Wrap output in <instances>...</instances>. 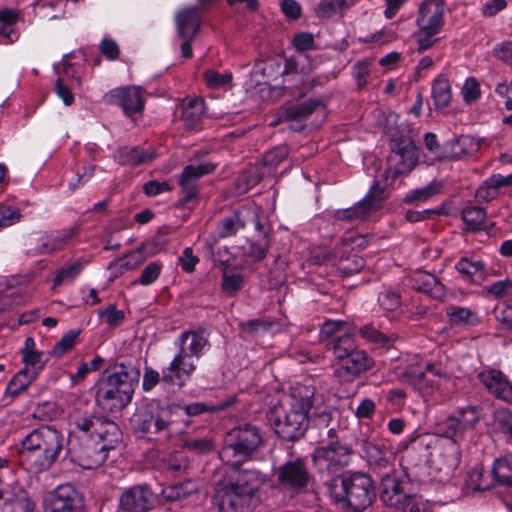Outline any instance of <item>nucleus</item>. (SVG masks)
<instances>
[{
	"mask_svg": "<svg viewBox=\"0 0 512 512\" xmlns=\"http://www.w3.org/2000/svg\"><path fill=\"white\" fill-rule=\"evenodd\" d=\"M178 345L177 355L162 371V380L182 388L197 368L192 358L199 359L210 344L204 331H184L178 338Z\"/></svg>",
	"mask_w": 512,
	"mask_h": 512,
	"instance_id": "nucleus-8",
	"label": "nucleus"
},
{
	"mask_svg": "<svg viewBox=\"0 0 512 512\" xmlns=\"http://www.w3.org/2000/svg\"><path fill=\"white\" fill-rule=\"evenodd\" d=\"M243 283V275L239 273L230 274L227 271H224L222 275L221 288L225 293L233 295L242 289Z\"/></svg>",
	"mask_w": 512,
	"mask_h": 512,
	"instance_id": "nucleus-55",
	"label": "nucleus"
},
{
	"mask_svg": "<svg viewBox=\"0 0 512 512\" xmlns=\"http://www.w3.org/2000/svg\"><path fill=\"white\" fill-rule=\"evenodd\" d=\"M324 486L332 501L354 512L367 509L375 500L372 478L361 472H345L324 479Z\"/></svg>",
	"mask_w": 512,
	"mask_h": 512,
	"instance_id": "nucleus-6",
	"label": "nucleus"
},
{
	"mask_svg": "<svg viewBox=\"0 0 512 512\" xmlns=\"http://www.w3.org/2000/svg\"><path fill=\"white\" fill-rule=\"evenodd\" d=\"M495 422L499 429L507 435L508 443H512V412L500 409L495 413Z\"/></svg>",
	"mask_w": 512,
	"mask_h": 512,
	"instance_id": "nucleus-60",
	"label": "nucleus"
},
{
	"mask_svg": "<svg viewBox=\"0 0 512 512\" xmlns=\"http://www.w3.org/2000/svg\"><path fill=\"white\" fill-rule=\"evenodd\" d=\"M492 473L498 485L512 487V453L496 459Z\"/></svg>",
	"mask_w": 512,
	"mask_h": 512,
	"instance_id": "nucleus-39",
	"label": "nucleus"
},
{
	"mask_svg": "<svg viewBox=\"0 0 512 512\" xmlns=\"http://www.w3.org/2000/svg\"><path fill=\"white\" fill-rule=\"evenodd\" d=\"M189 466V460L182 452L173 453L167 460V471L179 475L182 474Z\"/></svg>",
	"mask_w": 512,
	"mask_h": 512,
	"instance_id": "nucleus-59",
	"label": "nucleus"
},
{
	"mask_svg": "<svg viewBox=\"0 0 512 512\" xmlns=\"http://www.w3.org/2000/svg\"><path fill=\"white\" fill-rule=\"evenodd\" d=\"M360 445L370 467L376 471L380 477L383 476L384 471H389L390 473L396 472L393 467L395 456L390 449L385 446H379L368 440H362Z\"/></svg>",
	"mask_w": 512,
	"mask_h": 512,
	"instance_id": "nucleus-17",
	"label": "nucleus"
},
{
	"mask_svg": "<svg viewBox=\"0 0 512 512\" xmlns=\"http://www.w3.org/2000/svg\"><path fill=\"white\" fill-rule=\"evenodd\" d=\"M461 217L468 230L478 231L486 219V211L479 206H467L462 210Z\"/></svg>",
	"mask_w": 512,
	"mask_h": 512,
	"instance_id": "nucleus-45",
	"label": "nucleus"
},
{
	"mask_svg": "<svg viewBox=\"0 0 512 512\" xmlns=\"http://www.w3.org/2000/svg\"><path fill=\"white\" fill-rule=\"evenodd\" d=\"M345 326L346 322L340 320H328L324 322L320 329V340L322 342H328L329 340L336 338V334L338 332L346 331Z\"/></svg>",
	"mask_w": 512,
	"mask_h": 512,
	"instance_id": "nucleus-57",
	"label": "nucleus"
},
{
	"mask_svg": "<svg viewBox=\"0 0 512 512\" xmlns=\"http://www.w3.org/2000/svg\"><path fill=\"white\" fill-rule=\"evenodd\" d=\"M79 334L80 330H70L65 333L62 338L55 344L53 348V355L60 357L70 351L74 347Z\"/></svg>",
	"mask_w": 512,
	"mask_h": 512,
	"instance_id": "nucleus-56",
	"label": "nucleus"
},
{
	"mask_svg": "<svg viewBox=\"0 0 512 512\" xmlns=\"http://www.w3.org/2000/svg\"><path fill=\"white\" fill-rule=\"evenodd\" d=\"M468 431L458 419L449 416L443 424V433L445 438L449 439L448 442H453L457 445V442L463 439L465 432Z\"/></svg>",
	"mask_w": 512,
	"mask_h": 512,
	"instance_id": "nucleus-52",
	"label": "nucleus"
},
{
	"mask_svg": "<svg viewBox=\"0 0 512 512\" xmlns=\"http://www.w3.org/2000/svg\"><path fill=\"white\" fill-rule=\"evenodd\" d=\"M34 507L27 491L18 489L5 499L1 512H33Z\"/></svg>",
	"mask_w": 512,
	"mask_h": 512,
	"instance_id": "nucleus-36",
	"label": "nucleus"
},
{
	"mask_svg": "<svg viewBox=\"0 0 512 512\" xmlns=\"http://www.w3.org/2000/svg\"><path fill=\"white\" fill-rule=\"evenodd\" d=\"M274 72V63L259 60L254 64L250 73L251 80L256 85L268 84Z\"/></svg>",
	"mask_w": 512,
	"mask_h": 512,
	"instance_id": "nucleus-48",
	"label": "nucleus"
},
{
	"mask_svg": "<svg viewBox=\"0 0 512 512\" xmlns=\"http://www.w3.org/2000/svg\"><path fill=\"white\" fill-rule=\"evenodd\" d=\"M313 429L319 431V441L324 442L325 438L333 439L336 436L338 421L334 420L331 411L326 409L314 413L312 417Z\"/></svg>",
	"mask_w": 512,
	"mask_h": 512,
	"instance_id": "nucleus-29",
	"label": "nucleus"
},
{
	"mask_svg": "<svg viewBox=\"0 0 512 512\" xmlns=\"http://www.w3.org/2000/svg\"><path fill=\"white\" fill-rule=\"evenodd\" d=\"M480 148V143L470 135H461L445 142L444 157L446 160L461 159L466 155L477 152Z\"/></svg>",
	"mask_w": 512,
	"mask_h": 512,
	"instance_id": "nucleus-24",
	"label": "nucleus"
},
{
	"mask_svg": "<svg viewBox=\"0 0 512 512\" xmlns=\"http://www.w3.org/2000/svg\"><path fill=\"white\" fill-rule=\"evenodd\" d=\"M132 431L138 438L164 444L174 434L173 410L159 400L139 406L129 419Z\"/></svg>",
	"mask_w": 512,
	"mask_h": 512,
	"instance_id": "nucleus-7",
	"label": "nucleus"
},
{
	"mask_svg": "<svg viewBox=\"0 0 512 512\" xmlns=\"http://www.w3.org/2000/svg\"><path fill=\"white\" fill-rule=\"evenodd\" d=\"M234 402V399L230 401H221L216 404L206 402H194L183 406V410L190 417L199 416L204 413H215L220 410L226 409Z\"/></svg>",
	"mask_w": 512,
	"mask_h": 512,
	"instance_id": "nucleus-44",
	"label": "nucleus"
},
{
	"mask_svg": "<svg viewBox=\"0 0 512 512\" xmlns=\"http://www.w3.org/2000/svg\"><path fill=\"white\" fill-rule=\"evenodd\" d=\"M465 484L473 491H487L497 484L495 476L491 471H485L483 467L477 466L467 472Z\"/></svg>",
	"mask_w": 512,
	"mask_h": 512,
	"instance_id": "nucleus-28",
	"label": "nucleus"
},
{
	"mask_svg": "<svg viewBox=\"0 0 512 512\" xmlns=\"http://www.w3.org/2000/svg\"><path fill=\"white\" fill-rule=\"evenodd\" d=\"M288 154L289 149L285 145L277 146L267 151L262 157L263 169H267L266 173H271L287 158Z\"/></svg>",
	"mask_w": 512,
	"mask_h": 512,
	"instance_id": "nucleus-46",
	"label": "nucleus"
},
{
	"mask_svg": "<svg viewBox=\"0 0 512 512\" xmlns=\"http://www.w3.org/2000/svg\"><path fill=\"white\" fill-rule=\"evenodd\" d=\"M247 226V219L245 210H239L234 214L223 218L218 222L217 227L213 234V242L219 239L227 238L236 235L240 230L245 229Z\"/></svg>",
	"mask_w": 512,
	"mask_h": 512,
	"instance_id": "nucleus-26",
	"label": "nucleus"
},
{
	"mask_svg": "<svg viewBox=\"0 0 512 512\" xmlns=\"http://www.w3.org/2000/svg\"><path fill=\"white\" fill-rule=\"evenodd\" d=\"M215 168L216 165L211 162L186 166L179 177L180 187H191L197 189V181L201 177L212 173Z\"/></svg>",
	"mask_w": 512,
	"mask_h": 512,
	"instance_id": "nucleus-30",
	"label": "nucleus"
},
{
	"mask_svg": "<svg viewBox=\"0 0 512 512\" xmlns=\"http://www.w3.org/2000/svg\"><path fill=\"white\" fill-rule=\"evenodd\" d=\"M324 108L318 98H311L299 103H289L282 109V117L287 121H303L318 109Z\"/></svg>",
	"mask_w": 512,
	"mask_h": 512,
	"instance_id": "nucleus-25",
	"label": "nucleus"
},
{
	"mask_svg": "<svg viewBox=\"0 0 512 512\" xmlns=\"http://www.w3.org/2000/svg\"><path fill=\"white\" fill-rule=\"evenodd\" d=\"M325 346L333 352L337 360H341L357 349L353 336L349 331H344L343 335L329 340L325 343Z\"/></svg>",
	"mask_w": 512,
	"mask_h": 512,
	"instance_id": "nucleus-38",
	"label": "nucleus"
},
{
	"mask_svg": "<svg viewBox=\"0 0 512 512\" xmlns=\"http://www.w3.org/2000/svg\"><path fill=\"white\" fill-rule=\"evenodd\" d=\"M460 451L453 442H446L429 460L430 468L435 473L438 481H444L451 477L453 471L460 463Z\"/></svg>",
	"mask_w": 512,
	"mask_h": 512,
	"instance_id": "nucleus-15",
	"label": "nucleus"
},
{
	"mask_svg": "<svg viewBox=\"0 0 512 512\" xmlns=\"http://www.w3.org/2000/svg\"><path fill=\"white\" fill-rule=\"evenodd\" d=\"M265 173V171L261 172L258 166H251L239 177V185L243 183L245 185L244 191H246L257 185Z\"/></svg>",
	"mask_w": 512,
	"mask_h": 512,
	"instance_id": "nucleus-62",
	"label": "nucleus"
},
{
	"mask_svg": "<svg viewBox=\"0 0 512 512\" xmlns=\"http://www.w3.org/2000/svg\"><path fill=\"white\" fill-rule=\"evenodd\" d=\"M204 77L208 87L213 89L230 86L232 82V75L230 73L220 74L214 70L206 71Z\"/></svg>",
	"mask_w": 512,
	"mask_h": 512,
	"instance_id": "nucleus-63",
	"label": "nucleus"
},
{
	"mask_svg": "<svg viewBox=\"0 0 512 512\" xmlns=\"http://www.w3.org/2000/svg\"><path fill=\"white\" fill-rule=\"evenodd\" d=\"M455 269L462 278L470 283L480 284L486 278V268L481 260H473L468 257H462L455 264Z\"/></svg>",
	"mask_w": 512,
	"mask_h": 512,
	"instance_id": "nucleus-27",
	"label": "nucleus"
},
{
	"mask_svg": "<svg viewBox=\"0 0 512 512\" xmlns=\"http://www.w3.org/2000/svg\"><path fill=\"white\" fill-rule=\"evenodd\" d=\"M379 305L386 311H395L401 306V295L396 290L384 288L378 295Z\"/></svg>",
	"mask_w": 512,
	"mask_h": 512,
	"instance_id": "nucleus-53",
	"label": "nucleus"
},
{
	"mask_svg": "<svg viewBox=\"0 0 512 512\" xmlns=\"http://www.w3.org/2000/svg\"><path fill=\"white\" fill-rule=\"evenodd\" d=\"M140 370L124 363L116 364L112 370L105 371L98 380L95 401L104 411L118 412L128 406L138 383Z\"/></svg>",
	"mask_w": 512,
	"mask_h": 512,
	"instance_id": "nucleus-5",
	"label": "nucleus"
},
{
	"mask_svg": "<svg viewBox=\"0 0 512 512\" xmlns=\"http://www.w3.org/2000/svg\"><path fill=\"white\" fill-rule=\"evenodd\" d=\"M364 265L365 260L361 256L351 254L340 258L337 264V270L343 277H347L361 271Z\"/></svg>",
	"mask_w": 512,
	"mask_h": 512,
	"instance_id": "nucleus-47",
	"label": "nucleus"
},
{
	"mask_svg": "<svg viewBox=\"0 0 512 512\" xmlns=\"http://www.w3.org/2000/svg\"><path fill=\"white\" fill-rule=\"evenodd\" d=\"M384 199V188L380 187L378 182H374L364 199L358 202L354 207L338 210L336 212V218L347 221L362 220L371 212L379 209Z\"/></svg>",
	"mask_w": 512,
	"mask_h": 512,
	"instance_id": "nucleus-14",
	"label": "nucleus"
},
{
	"mask_svg": "<svg viewBox=\"0 0 512 512\" xmlns=\"http://www.w3.org/2000/svg\"><path fill=\"white\" fill-rule=\"evenodd\" d=\"M373 360L363 350L355 349L348 356L339 360V375L346 374L349 377L356 378L360 374L370 370L373 367Z\"/></svg>",
	"mask_w": 512,
	"mask_h": 512,
	"instance_id": "nucleus-21",
	"label": "nucleus"
},
{
	"mask_svg": "<svg viewBox=\"0 0 512 512\" xmlns=\"http://www.w3.org/2000/svg\"><path fill=\"white\" fill-rule=\"evenodd\" d=\"M401 475L384 471L381 477L380 499L388 507L395 508L404 498Z\"/></svg>",
	"mask_w": 512,
	"mask_h": 512,
	"instance_id": "nucleus-22",
	"label": "nucleus"
},
{
	"mask_svg": "<svg viewBox=\"0 0 512 512\" xmlns=\"http://www.w3.org/2000/svg\"><path fill=\"white\" fill-rule=\"evenodd\" d=\"M492 54L512 70V41L506 40L494 46Z\"/></svg>",
	"mask_w": 512,
	"mask_h": 512,
	"instance_id": "nucleus-64",
	"label": "nucleus"
},
{
	"mask_svg": "<svg viewBox=\"0 0 512 512\" xmlns=\"http://www.w3.org/2000/svg\"><path fill=\"white\" fill-rule=\"evenodd\" d=\"M81 505L82 497L76 488L71 484H63L54 491L45 512H72Z\"/></svg>",
	"mask_w": 512,
	"mask_h": 512,
	"instance_id": "nucleus-19",
	"label": "nucleus"
},
{
	"mask_svg": "<svg viewBox=\"0 0 512 512\" xmlns=\"http://www.w3.org/2000/svg\"><path fill=\"white\" fill-rule=\"evenodd\" d=\"M427 501L418 495H405L394 509L396 512H426Z\"/></svg>",
	"mask_w": 512,
	"mask_h": 512,
	"instance_id": "nucleus-51",
	"label": "nucleus"
},
{
	"mask_svg": "<svg viewBox=\"0 0 512 512\" xmlns=\"http://www.w3.org/2000/svg\"><path fill=\"white\" fill-rule=\"evenodd\" d=\"M269 247V237L267 233H263L260 237L248 239L240 249L242 250V256L250 259L251 261L259 262L266 257Z\"/></svg>",
	"mask_w": 512,
	"mask_h": 512,
	"instance_id": "nucleus-33",
	"label": "nucleus"
},
{
	"mask_svg": "<svg viewBox=\"0 0 512 512\" xmlns=\"http://www.w3.org/2000/svg\"><path fill=\"white\" fill-rule=\"evenodd\" d=\"M445 313L450 327L473 326L479 322L477 314L467 307L449 305Z\"/></svg>",
	"mask_w": 512,
	"mask_h": 512,
	"instance_id": "nucleus-35",
	"label": "nucleus"
},
{
	"mask_svg": "<svg viewBox=\"0 0 512 512\" xmlns=\"http://www.w3.org/2000/svg\"><path fill=\"white\" fill-rule=\"evenodd\" d=\"M477 377L494 397L506 402L512 401V384L502 371L492 368L484 369Z\"/></svg>",
	"mask_w": 512,
	"mask_h": 512,
	"instance_id": "nucleus-18",
	"label": "nucleus"
},
{
	"mask_svg": "<svg viewBox=\"0 0 512 512\" xmlns=\"http://www.w3.org/2000/svg\"><path fill=\"white\" fill-rule=\"evenodd\" d=\"M444 0H428L420 6L416 20L420 29L439 32L443 26Z\"/></svg>",
	"mask_w": 512,
	"mask_h": 512,
	"instance_id": "nucleus-20",
	"label": "nucleus"
},
{
	"mask_svg": "<svg viewBox=\"0 0 512 512\" xmlns=\"http://www.w3.org/2000/svg\"><path fill=\"white\" fill-rule=\"evenodd\" d=\"M453 418L458 419L460 424L464 426L467 430H471L474 428V425L478 422L480 418L479 409L475 406H468L465 408L459 409L454 415Z\"/></svg>",
	"mask_w": 512,
	"mask_h": 512,
	"instance_id": "nucleus-54",
	"label": "nucleus"
},
{
	"mask_svg": "<svg viewBox=\"0 0 512 512\" xmlns=\"http://www.w3.org/2000/svg\"><path fill=\"white\" fill-rule=\"evenodd\" d=\"M202 18L198 7L186 8L176 15L177 34L180 38L194 39L199 33Z\"/></svg>",
	"mask_w": 512,
	"mask_h": 512,
	"instance_id": "nucleus-23",
	"label": "nucleus"
},
{
	"mask_svg": "<svg viewBox=\"0 0 512 512\" xmlns=\"http://www.w3.org/2000/svg\"><path fill=\"white\" fill-rule=\"evenodd\" d=\"M37 377V369H30L28 367L20 370L12 377L6 388V395L15 397L24 392L28 386Z\"/></svg>",
	"mask_w": 512,
	"mask_h": 512,
	"instance_id": "nucleus-37",
	"label": "nucleus"
},
{
	"mask_svg": "<svg viewBox=\"0 0 512 512\" xmlns=\"http://www.w3.org/2000/svg\"><path fill=\"white\" fill-rule=\"evenodd\" d=\"M315 389L304 385L294 392V403L289 408L283 404L274 405L267 418L275 433L286 441H297L302 438L309 426L308 413L314 405Z\"/></svg>",
	"mask_w": 512,
	"mask_h": 512,
	"instance_id": "nucleus-4",
	"label": "nucleus"
},
{
	"mask_svg": "<svg viewBox=\"0 0 512 512\" xmlns=\"http://www.w3.org/2000/svg\"><path fill=\"white\" fill-rule=\"evenodd\" d=\"M18 18L19 14L14 9L5 8L0 10V36L6 38L10 43L17 38L14 25Z\"/></svg>",
	"mask_w": 512,
	"mask_h": 512,
	"instance_id": "nucleus-43",
	"label": "nucleus"
},
{
	"mask_svg": "<svg viewBox=\"0 0 512 512\" xmlns=\"http://www.w3.org/2000/svg\"><path fill=\"white\" fill-rule=\"evenodd\" d=\"M22 218L19 208L0 205V228H6L18 223Z\"/></svg>",
	"mask_w": 512,
	"mask_h": 512,
	"instance_id": "nucleus-58",
	"label": "nucleus"
},
{
	"mask_svg": "<svg viewBox=\"0 0 512 512\" xmlns=\"http://www.w3.org/2000/svg\"><path fill=\"white\" fill-rule=\"evenodd\" d=\"M359 333L362 338L379 347L384 346L389 342L387 336L372 325H365L360 328Z\"/></svg>",
	"mask_w": 512,
	"mask_h": 512,
	"instance_id": "nucleus-61",
	"label": "nucleus"
},
{
	"mask_svg": "<svg viewBox=\"0 0 512 512\" xmlns=\"http://www.w3.org/2000/svg\"><path fill=\"white\" fill-rule=\"evenodd\" d=\"M114 158L120 165L131 167L152 160V156L146 153L144 149L139 146L121 147L116 151Z\"/></svg>",
	"mask_w": 512,
	"mask_h": 512,
	"instance_id": "nucleus-34",
	"label": "nucleus"
},
{
	"mask_svg": "<svg viewBox=\"0 0 512 512\" xmlns=\"http://www.w3.org/2000/svg\"><path fill=\"white\" fill-rule=\"evenodd\" d=\"M205 112V104L202 98H193L182 105L181 118L187 129H196L201 123Z\"/></svg>",
	"mask_w": 512,
	"mask_h": 512,
	"instance_id": "nucleus-32",
	"label": "nucleus"
},
{
	"mask_svg": "<svg viewBox=\"0 0 512 512\" xmlns=\"http://www.w3.org/2000/svg\"><path fill=\"white\" fill-rule=\"evenodd\" d=\"M265 482L266 476L259 470L231 467L216 482L212 502L220 512H247Z\"/></svg>",
	"mask_w": 512,
	"mask_h": 512,
	"instance_id": "nucleus-2",
	"label": "nucleus"
},
{
	"mask_svg": "<svg viewBox=\"0 0 512 512\" xmlns=\"http://www.w3.org/2000/svg\"><path fill=\"white\" fill-rule=\"evenodd\" d=\"M428 373L432 376H446V373L434 363H427L424 370L419 368H410L406 375L412 384L421 385L422 381L426 379Z\"/></svg>",
	"mask_w": 512,
	"mask_h": 512,
	"instance_id": "nucleus-49",
	"label": "nucleus"
},
{
	"mask_svg": "<svg viewBox=\"0 0 512 512\" xmlns=\"http://www.w3.org/2000/svg\"><path fill=\"white\" fill-rule=\"evenodd\" d=\"M353 450L339 441H331L327 445L316 448L312 454V462L322 476V481L336 477L338 472L348 466Z\"/></svg>",
	"mask_w": 512,
	"mask_h": 512,
	"instance_id": "nucleus-10",
	"label": "nucleus"
},
{
	"mask_svg": "<svg viewBox=\"0 0 512 512\" xmlns=\"http://www.w3.org/2000/svg\"><path fill=\"white\" fill-rule=\"evenodd\" d=\"M68 439L55 426L42 425L21 440L20 457L33 473L49 470L58 460Z\"/></svg>",
	"mask_w": 512,
	"mask_h": 512,
	"instance_id": "nucleus-3",
	"label": "nucleus"
},
{
	"mask_svg": "<svg viewBox=\"0 0 512 512\" xmlns=\"http://www.w3.org/2000/svg\"><path fill=\"white\" fill-rule=\"evenodd\" d=\"M417 149L409 139H401L391 147L387 159L386 174L395 179L399 175L411 172L417 164Z\"/></svg>",
	"mask_w": 512,
	"mask_h": 512,
	"instance_id": "nucleus-11",
	"label": "nucleus"
},
{
	"mask_svg": "<svg viewBox=\"0 0 512 512\" xmlns=\"http://www.w3.org/2000/svg\"><path fill=\"white\" fill-rule=\"evenodd\" d=\"M155 503V494L148 485H134L120 497V507L126 512H147Z\"/></svg>",
	"mask_w": 512,
	"mask_h": 512,
	"instance_id": "nucleus-16",
	"label": "nucleus"
},
{
	"mask_svg": "<svg viewBox=\"0 0 512 512\" xmlns=\"http://www.w3.org/2000/svg\"><path fill=\"white\" fill-rule=\"evenodd\" d=\"M355 0H320L315 8V15L321 19H328L338 12L350 7Z\"/></svg>",
	"mask_w": 512,
	"mask_h": 512,
	"instance_id": "nucleus-42",
	"label": "nucleus"
},
{
	"mask_svg": "<svg viewBox=\"0 0 512 512\" xmlns=\"http://www.w3.org/2000/svg\"><path fill=\"white\" fill-rule=\"evenodd\" d=\"M75 432L69 435L67 453L71 460L84 469H95L106 459L107 452L121 442L119 426L105 416L78 415L73 419Z\"/></svg>",
	"mask_w": 512,
	"mask_h": 512,
	"instance_id": "nucleus-1",
	"label": "nucleus"
},
{
	"mask_svg": "<svg viewBox=\"0 0 512 512\" xmlns=\"http://www.w3.org/2000/svg\"><path fill=\"white\" fill-rule=\"evenodd\" d=\"M413 281L417 290L427 293L435 299H441L445 296V286L430 273L418 272Z\"/></svg>",
	"mask_w": 512,
	"mask_h": 512,
	"instance_id": "nucleus-31",
	"label": "nucleus"
},
{
	"mask_svg": "<svg viewBox=\"0 0 512 512\" xmlns=\"http://www.w3.org/2000/svg\"><path fill=\"white\" fill-rule=\"evenodd\" d=\"M105 103L116 105L122 108L126 116L142 113L145 107V100L140 87L123 86L110 90L103 97Z\"/></svg>",
	"mask_w": 512,
	"mask_h": 512,
	"instance_id": "nucleus-13",
	"label": "nucleus"
},
{
	"mask_svg": "<svg viewBox=\"0 0 512 512\" xmlns=\"http://www.w3.org/2000/svg\"><path fill=\"white\" fill-rule=\"evenodd\" d=\"M263 444L261 430L251 424L233 429L220 450V458L231 467H239Z\"/></svg>",
	"mask_w": 512,
	"mask_h": 512,
	"instance_id": "nucleus-9",
	"label": "nucleus"
},
{
	"mask_svg": "<svg viewBox=\"0 0 512 512\" xmlns=\"http://www.w3.org/2000/svg\"><path fill=\"white\" fill-rule=\"evenodd\" d=\"M442 188L441 183L432 181L425 187L416 188L408 193L403 198V202L406 204H413L417 202H426L440 193Z\"/></svg>",
	"mask_w": 512,
	"mask_h": 512,
	"instance_id": "nucleus-41",
	"label": "nucleus"
},
{
	"mask_svg": "<svg viewBox=\"0 0 512 512\" xmlns=\"http://www.w3.org/2000/svg\"><path fill=\"white\" fill-rule=\"evenodd\" d=\"M275 474L279 486L294 491L306 488L311 480L307 462L302 457L286 461L276 469Z\"/></svg>",
	"mask_w": 512,
	"mask_h": 512,
	"instance_id": "nucleus-12",
	"label": "nucleus"
},
{
	"mask_svg": "<svg viewBox=\"0 0 512 512\" xmlns=\"http://www.w3.org/2000/svg\"><path fill=\"white\" fill-rule=\"evenodd\" d=\"M451 88L448 79L444 75H439L432 84V98L437 109H443L451 101Z\"/></svg>",
	"mask_w": 512,
	"mask_h": 512,
	"instance_id": "nucleus-40",
	"label": "nucleus"
},
{
	"mask_svg": "<svg viewBox=\"0 0 512 512\" xmlns=\"http://www.w3.org/2000/svg\"><path fill=\"white\" fill-rule=\"evenodd\" d=\"M183 447L196 454L204 455L215 449V442L211 437H188Z\"/></svg>",
	"mask_w": 512,
	"mask_h": 512,
	"instance_id": "nucleus-50",
	"label": "nucleus"
}]
</instances>
